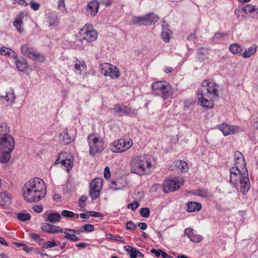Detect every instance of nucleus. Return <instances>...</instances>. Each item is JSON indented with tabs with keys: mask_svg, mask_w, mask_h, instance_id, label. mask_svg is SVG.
<instances>
[{
	"mask_svg": "<svg viewBox=\"0 0 258 258\" xmlns=\"http://www.w3.org/2000/svg\"><path fill=\"white\" fill-rule=\"evenodd\" d=\"M47 192V188L44 181L35 177L27 181L22 189L24 200L28 203H35L44 198Z\"/></svg>",
	"mask_w": 258,
	"mask_h": 258,
	"instance_id": "1",
	"label": "nucleus"
},
{
	"mask_svg": "<svg viewBox=\"0 0 258 258\" xmlns=\"http://www.w3.org/2000/svg\"><path fill=\"white\" fill-rule=\"evenodd\" d=\"M130 166L131 173L143 176L150 172L152 164L148 156L143 155L132 158Z\"/></svg>",
	"mask_w": 258,
	"mask_h": 258,
	"instance_id": "2",
	"label": "nucleus"
},
{
	"mask_svg": "<svg viewBox=\"0 0 258 258\" xmlns=\"http://www.w3.org/2000/svg\"><path fill=\"white\" fill-rule=\"evenodd\" d=\"M15 148V141L11 136H3L0 139V162L8 163Z\"/></svg>",
	"mask_w": 258,
	"mask_h": 258,
	"instance_id": "3",
	"label": "nucleus"
},
{
	"mask_svg": "<svg viewBox=\"0 0 258 258\" xmlns=\"http://www.w3.org/2000/svg\"><path fill=\"white\" fill-rule=\"evenodd\" d=\"M152 94L161 97L164 100L172 97L173 90L170 84L164 81H158L152 84Z\"/></svg>",
	"mask_w": 258,
	"mask_h": 258,
	"instance_id": "4",
	"label": "nucleus"
},
{
	"mask_svg": "<svg viewBox=\"0 0 258 258\" xmlns=\"http://www.w3.org/2000/svg\"><path fill=\"white\" fill-rule=\"evenodd\" d=\"M87 141L89 145V153L94 156L96 153H101L104 150V142L101 138L95 135H89L87 137Z\"/></svg>",
	"mask_w": 258,
	"mask_h": 258,
	"instance_id": "5",
	"label": "nucleus"
},
{
	"mask_svg": "<svg viewBox=\"0 0 258 258\" xmlns=\"http://www.w3.org/2000/svg\"><path fill=\"white\" fill-rule=\"evenodd\" d=\"M133 144L131 139L127 141L119 139L110 144V149L114 153H121L129 149L133 146Z\"/></svg>",
	"mask_w": 258,
	"mask_h": 258,
	"instance_id": "6",
	"label": "nucleus"
},
{
	"mask_svg": "<svg viewBox=\"0 0 258 258\" xmlns=\"http://www.w3.org/2000/svg\"><path fill=\"white\" fill-rule=\"evenodd\" d=\"M21 52L29 58L42 62L44 60V56L41 53L37 52L34 48L29 46L28 44H24L21 48Z\"/></svg>",
	"mask_w": 258,
	"mask_h": 258,
	"instance_id": "7",
	"label": "nucleus"
},
{
	"mask_svg": "<svg viewBox=\"0 0 258 258\" xmlns=\"http://www.w3.org/2000/svg\"><path fill=\"white\" fill-rule=\"evenodd\" d=\"M103 185V180L100 178H95L90 184L89 195L92 200H96L100 196Z\"/></svg>",
	"mask_w": 258,
	"mask_h": 258,
	"instance_id": "8",
	"label": "nucleus"
},
{
	"mask_svg": "<svg viewBox=\"0 0 258 258\" xmlns=\"http://www.w3.org/2000/svg\"><path fill=\"white\" fill-rule=\"evenodd\" d=\"M182 181L179 178L165 180L163 183V191L168 193L178 189L183 184Z\"/></svg>",
	"mask_w": 258,
	"mask_h": 258,
	"instance_id": "9",
	"label": "nucleus"
},
{
	"mask_svg": "<svg viewBox=\"0 0 258 258\" xmlns=\"http://www.w3.org/2000/svg\"><path fill=\"white\" fill-rule=\"evenodd\" d=\"M101 73L105 76H109L110 78L114 79L120 76L119 69L115 66L109 63H105L100 66Z\"/></svg>",
	"mask_w": 258,
	"mask_h": 258,
	"instance_id": "10",
	"label": "nucleus"
},
{
	"mask_svg": "<svg viewBox=\"0 0 258 258\" xmlns=\"http://www.w3.org/2000/svg\"><path fill=\"white\" fill-rule=\"evenodd\" d=\"M202 88L200 92L205 94L208 96L213 95L214 97H218V86L215 83L204 80L202 84Z\"/></svg>",
	"mask_w": 258,
	"mask_h": 258,
	"instance_id": "11",
	"label": "nucleus"
},
{
	"mask_svg": "<svg viewBox=\"0 0 258 258\" xmlns=\"http://www.w3.org/2000/svg\"><path fill=\"white\" fill-rule=\"evenodd\" d=\"M114 110L115 113L120 116H135L137 114V111L135 109L120 104L114 105Z\"/></svg>",
	"mask_w": 258,
	"mask_h": 258,
	"instance_id": "12",
	"label": "nucleus"
},
{
	"mask_svg": "<svg viewBox=\"0 0 258 258\" xmlns=\"http://www.w3.org/2000/svg\"><path fill=\"white\" fill-rule=\"evenodd\" d=\"M209 96L205 94L199 92L198 93V103L203 107L210 109L214 107V102L212 100L208 99Z\"/></svg>",
	"mask_w": 258,
	"mask_h": 258,
	"instance_id": "13",
	"label": "nucleus"
},
{
	"mask_svg": "<svg viewBox=\"0 0 258 258\" xmlns=\"http://www.w3.org/2000/svg\"><path fill=\"white\" fill-rule=\"evenodd\" d=\"M63 233L64 237L71 241L76 242L80 240V238L76 236V234H80L79 230L67 228L63 231Z\"/></svg>",
	"mask_w": 258,
	"mask_h": 258,
	"instance_id": "14",
	"label": "nucleus"
},
{
	"mask_svg": "<svg viewBox=\"0 0 258 258\" xmlns=\"http://www.w3.org/2000/svg\"><path fill=\"white\" fill-rule=\"evenodd\" d=\"M40 229L47 233L50 234H56L62 232V229L54 225L48 223H43L41 225Z\"/></svg>",
	"mask_w": 258,
	"mask_h": 258,
	"instance_id": "15",
	"label": "nucleus"
},
{
	"mask_svg": "<svg viewBox=\"0 0 258 258\" xmlns=\"http://www.w3.org/2000/svg\"><path fill=\"white\" fill-rule=\"evenodd\" d=\"M99 8V3L97 1L90 2L86 8V15L88 16L94 17Z\"/></svg>",
	"mask_w": 258,
	"mask_h": 258,
	"instance_id": "16",
	"label": "nucleus"
},
{
	"mask_svg": "<svg viewBox=\"0 0 258 258\" xmlns=\"http://www.w3.org/2000/svg\"><path fill=\"white\" fill-rule=\"evenodd\" d=\"M243 177L242 172L239 169L238 166L233 167L230 168V182L233 184H236L238 178Z\"/></svg>",
	"mask_w": 258,
	"mask_h": 258,
	"instance_id": "17",
	"label": "nucleus"
},
{
	"mask_svg": "<svg viewBox=\"0 0 258 258\" xmlns=\"http://www.w3.org/2000/svg\"><path fill=\"white\" fill-rule=\"evenodd\" d=\"M162 22L161 38L164 42L167 43L170 40V34L172 33V32L169 29V25L165 20H163Z\"/></svg>",
	"mask_w": 258,
	"mask_h": 258,
	"instance_id": "18",
	"label": "nucleus"
},
{
	"mask_svg": "<svg viewBox=\"0 0 258 258\" xmlns=\"http://www.w3.org/2000/svg\"><path fill=\"white\" fill-rule=\"evenodd\" d=\"M72 131L68 132V129L66 128L63 133L60 135V140L62 143L64 145L71 144L75 139L74 136L72 135Z\"/></svg>",
	"mask_w": 258,
	"mask_h": 258,
	"instance_id": "19",
	"label": "nucleus"
},
{
	"mask_svg": "<svg viewBox=\"0 0 258 258\" xmlns=\"http://www.w3.org/2000/svg\"><path fill=\"white\" fill-rule=\"evenodd\" d=\"M184 234L186 235L189 239L194 242H199L202 239L200 235L196 234L195 231L190 228H186L184 230Z\"/></svg>",
	"mask_w": 258,
	"mask_h": 258,
	"instance_id": "20",
	"label": "nucleus"
},
{
	"mask_svg": "<svg viewBox=\"0 0 258 258\" xmlns=\"http://www.w3.org/2000/svg\"><path fill=\"white\" fill-rule=\"evenodd\" d=\"M240 190L243 194L246 193L250 188V182L248 177L244 176L240 178Z\"/></svg>",
	"mask_w": 258,
	"mask_h": 258,
	"instance_id": "21",
	"label": "nucleus"
},
{
	"mask_svg": "<svg viewBox=\"0 0 258 258\" xmlns=\"http://www.w3.org/2000/svg\"><path fill=\"white\" fill-rule=\"evenodd\" d=\"M210 55L208 48L200 47L197 52V58L200 61H204L208 59Z\"/></svg>",
	"mask_w": 258,
	"mask_h": 258,
	"instance_id": "22",
	"label": "nucleus"
},
{
	"mask_svg": "<svg viewBox=\"0 0 258 258\" xmlns=\"http://www.w3.org/2000/svg\"><path fill=\"white\" fill-rule=\"evenodd\" d=\"M84 37L82 41L86 40L87 42H92L96 40L98 34L95 30L84 32Z\"/></svg>",
	"mask_w": 258,
	"mask_h": 258,
	"instance_id": "23",
	"label": "nucleus"
},
{
	"mask_svg": "<svg viewBox=\"0 0 258 258\" xmlns=\"http://www.w3.org/2000/svg\"><path fill=\"white\" fill-rule=\"evenodd\" d=\"M11 198L6 192H0V206L4 208L10 205Z\"/></svg>",
	"mask_w": 258,
	"mask_h": 258,
	"instance_id": "24",
	"label": "nucleus"
},
{
	"mask_svg": "<svg viewBox=\"0 0 258 258\" xmlns=\"http://www.w3.org/2000/svg\"><path fill=\"white\" fill-rule=\"evenodd\" d=\"M47 21L50 27L56 26L58 23V18L57 15L55 12L48 13L46 14Z\"/></svg>",
	"mask_w": 258,
	"mask_h": 258,
	"instance_id": "25",
	"label": "nucleus"
},
{
	"mask_svg": "<svg viewBox=\"0 0 258 258\" xmlns=\"http://www.w3.org/2000/svg\"><path fill=\"white\" fill-rule=\"evenodd\" d=\"M202 205L200 203L196 202H188L186 203V211L189 213L199 211L202 209Z\"/></svg>",
	"mask_w": 258,
	"mask_h": 258,
	"instance_id": "26",
	"label": "nucleus"
},
{
	"mask_svg": "<svg viewBox=\"0 0 258 258\" xmlns=\"http://www.w3.org/2000/svg\"><path fill=\"white\" fill-rule=\"evenodd\" d=\"M15 64L18 70L21 72L25 71L28 68V63L26 59L24 58H20L19 59H15Z\"/></svg>",
	"mask_w": 258,
	"mask_h": 258,
	"instance_id": "27",
	"label": "nucleus"
},
{
	"mask_svg": "<svg viewBox=\"0 0 258 258\" xmlns=\"http://www.w3.org/2000/svg\"><path fill=\"white\" fill-rule=\"evenodd\" d=\"M234 158L235 166L246 165L244 156L239 151H236L234 152Z\"/></svg>",
	"mask_w": 258,
	"mask_h": 258,
	"instance_id": "28",
	"label": "nucleus"
},
{
	"mask_svg": "<svg viewBox=\"0 0 258 258\" xmlns=\"http://www.w3.org/2000/svg\"><path fill=\"white\" fill-rule=\"evenodd\" d=\"M61 218L60 214L57 212H53L49 213L45 220L46 222H49L52 223H55L59 222Z\"/></svg>",
	"mask_w": 258,
	"mask_h": 258,
	"instance_id": "29",
	"label": "nucleus"
},
{
	"mask_svg": "<svg viewBox=\"0 0 258 258\" xmlns=\"http://www.w3.org/2000/svg\"><path fill=\"white\" fill-rule=\"evenodd\" d=\"M0 54L7 57H11L14 59H16L18 57L17 54L14 50L4 46L1 48Z\"/></svg>",
	"mask_w": 258,
	"mask_h": 258,
	"instance_id": "30",
	"label": "nucleus"
},
{
	"mask_svg": "<svg viewBox=\"0 0 258 258\" xmlns=\"http://www.w3.org/2000/svg\"><path fill=\"white\" fill-rule=\"evenodd\" d=\"M131 23L139 26H147V20L145 16H133L131 20Z\"/></svg>",
	"mask_w": 258,
	"mask_h": 258,
	"instance_id": "31",
	"label": "nucleus"
},
{
	"mask_svg": "<svg viewBox=\"0 0 258 258\" xmlns=\"http://www.w3.org/2000/svg\"><path fill=\"white\" fill-rule=\"evenodd\" d=\"M257 46L256 44H252L251 46L245 49L244 51L241 54L244 58H248L253 55L256 51Z\"/></svg>",
	"mask_w": 258,
	"mask_h": 258,
	"instance_id": "32",
	"label": "nucleus"
},
{
	"mask_svg": "<svg viewBox=\"0 0 258 258\" xmlns=\"http://www.w3.org/2000/svg\"><path fill=\"white\" fill-rule=\"evenodd\" d=\"M13 25L16 27L17 30L20 33L24 32V29L23 27V17L20 15L19 17L16 18L13 22Z\"/></svg>",
	"mask_w": 258,
	"mask_h": 258,
	"instance_id": "33",
	"label": "nucleus"
},
{
	"mask_svg": "<svg viewBox=\"0 0 258 258\" xmlns=\"http://www.w3.org/2000/svg\"><path fill=\"white\" fill-rule=\"evenodd\" d=\"M146 20H147V26L155 24L159 20V17L157 15L153 13H149L145 15Z\"/></svg>",
	"mask_w": 258,
	"mask_h": 258,
	"instance_id": "34",
	"label": "nucleus"
},
{
	"mask_svg": "<svg viewBox=\"0 0 258 258\" xmlns=\"http://www.w3.org/2000/svg\"><path fill=\"white\" fill-rule=\"evenodd\" d=\"M4 97V96H2ZM5 98L7 102H10L12 104L15 101L16 95L14 93V90L12 88H10L8 91L6 92V95Z\"/></svg>",
	"mask_w": 258,
	"mask_h": 258,
	"instance_id": "35",
	"label": "nucleus"
},
{
	"mask_svg": "<svg viewBox=\"0 0 258 258\" xmlns=\"http://www.w3.org/2000/svg\"><path fill=\"white\" fill-rule=\"evenodd\" d=\"M86 64L84 61L81 62L77 60L75 64V70L76 73L81 74L82 71L86 69Z\"/></svg>",
	"mask_w": 258,
	"mask_h": 258,
	"instance_id": "36",
	"label": "nucleus"
},
{
	"mask_svg": "<svg viewBox=\"0 0 258 258\" xmlns=\"http://www.w3.org/2000/svg\"><path fill=\"white\" fill-rule=\"evenodd\" d=\"M94 229V226L91 224H86L81 227L79 230L80 233H88L93 231Z\"/></svg>",
	"mask_w": 258,
	"mask_h": 258,
	"instance_id": "37",
	"label": "nucleus"
},
{
	"mask_svg": "<svg viewBox=\"0 0 258 258\" xmlns=\"http://www.w3.org/2000/svg\"><path fill=\"white\" fill-rule=\"evenodd\" d=\"M124 249L128 252L131 258H137L138 249L136 248L126 245L124 247Z\"/></svg>",
	"mask_w": 258,
	"mask_h": 258,
	"instance_id": "38",
	"label": "nucleus"
},
{
	"mask_svg": "<svg viewBox=\"0 0 258 258\" xmlns=\"http://www.w3.org/2000/svg\"><path fill=\"white\" fill-rule=\"evenodd\" d=\"M229 50L232 53L236 54L241 52L242 51V48L240 45L233 43L229 46Z\"/></svg>",
	"mask_w": 258,
	"mask_h": 258,
	"instance_id": "39",
	"label": "nucleus"
},
{
	"mask_svg": "<svg viewBox=\"0 0 258 258\" xmlns=\"http://www.w3.org/2000/svg\"><path fill=\"white\" fill-rule=\"evenodd\" d=\"M219 129L223 133L225 136L230 134V125L225 123H223L219 125Z\"/></svg>",
	"mask_w": 258,
	"mask_h": 258,
	"instance_id": "40",
	"label": "nucleus"
},
{
	"mask_svg": "<svg viewBox=\"0 0 258 258\" xmlns=\"http://www.w3.org/2000/svg\"><path fill=\"white\" fill-rule=\"evenodd\" d=\"M10 131L9 127L6 122H2L0 126V134L3 136H9L8 135Z\"/></svg>",
	"mask_w": 258,
	"mask_h": 258,
	"instance_id": "41",
	"label": "nucleus"
},
{
	"mask_svg": "<svg viewBox=\"0 0 258 258\" xmlns=\"http://www.w3.org/2000/svg\"><path fill=\"white\" fill-rule=\"evenodd\" d=\"M31 217V215L28 213H19L17 214L18 219L23 222L30 220Z\"/></svg>",
	"mask_w": 258,
	"mask_h": 258,
	"instance_id": "42",
	"label": "nucleus"
},
{
	"mask_svg": "<svg viewBox=\"0 0 258 258\" xmlns=\"http://www.w3.org/2000/svg\"><path fill=\"white\" fill-rule=\"evenodd\" d=\"M60 163L67 168L68 171L71 170L73 167V161L70 159L66 158L61 160Z\"/></svg>",
	"mask_w": 258,
	"mask_h": 258,
	"instance_id": "43",
	"label": "nucleus"
},
{
	"mask_svg": "<svg viewBox=\"0 0 258 258\" xmlns=\"http://www.w3.org/2000/svg\"><path fill=\"white\" fill-rule=\"evenodd\" d=\"M106 237L107 238L113 240L114 241H119L121 243H125L124 239L122 237H120L119 236H115L110 233L106 234Z\"/></svg>",
	"mask_w": 258,
	"mask_h": 258,
	"instance_id": "44",
	"label": "nucleus"
},
{
	"mask_svg": "<svg viewBox=\"0 0 258 258\" xmlns=\"http://www.w3.org/2000/svg\"><path fill=\"white\" fill-rule=\"evenodd\" d=\"M254 7L255 6L246 5L245 6H244L241 8V11L245 14L249 13L252 15L253 13L254 12Z\"/></svg>",
	"mask_w": 258,
	"mask_h": 258,
	"instance_id": "45",
	"label": "nucleus"
},
{
	"mask_svg": "<svg viewBox=\"0 0 258 258\" xmlns=\"http://www.w3.org/2000/svg\"><path fill=\"white\" fill-rule=\"evenodd\" d=\"M61 215L66 218H73L74 216H76V218H79L78 214H75L74 212L68 210H63L61 212Z\"/></svg>",
	"mask_w": 258,
	"mask_h": 258,
	"instance_id": "46",
	"label": "nucleus"
},
{
	"mask_svg": "<svg viewBox=\"0 0 258 258\" xmlns=\"http://www.w3.org/2000/svg\"><path fill=\"white\" fill-rule=\"evenodd\" d=\"M192 194L202 197H207L208 196V191L202 189H197L196 190L192 192Z\"/></svg>",
	"mask_w": 258,
	"mask_h": 258,
	"instance_id": "47",
	"label": "nucleus"
},
{
	"mask_svg": "<svg viewBox=\"0 0 258 258\" xmlns=\"http://www.w3.org/2000/svg\"><path fill=\"white\" fill-rule=\"evenodd\" d=\"M244 131V128L239 125H230V134H237Z\"/></svg>",
	"mask_w": 258,
	"mask_h": 258,
	"instance_id": "48",
	"label": "nucleus"
},
{
	"mask_svg": "<svg viewBox=\"0 0 258 258\" xmlns=\"http://www.w3.org/2000/svg\"><path fill=\"white\" fill-rule=\"evenodd\" d=\"M87 197L86 196H82L79 200V206L82 208V210H85V206L86 205V202L87 200Z\"/></svg>",
	"mask_w": 258,
	"mask_h": 258,
	"instance_id": "49",
	"label": "nucleus"
},
{
	"mask_svg": "<svg viewBox=\"0 0 258 258\" xmlns=\"http://www.w3.org/2000/svg\"><path fill=\"white\" fill-rule=\"evenodd\" d=\"M179 162H180V163L178 165V168L180 169H181V170L182 172H186L188 169V166L187 163L186 162H185V161H181V160H180Z\"/></svg>",
	"mask_w": 258,
	"mask_h": 258,
	"instance_id": "50",
	"label": "nucleus"
},
{
	"mask_svg": "<svg viewBox=\"0 0 258 258\" xmlns=\"http://www.w3.org/2000/svg\"><path fill=\"white\" fill-rule=\"evenodd\" d=\"M140 213L143 217L148 218L150 216V209L148 208H141Z\"/></svg>",
	"mask_w": 258,
	"mask_h": 258,
	"instance_id": "51",
	"label": "nucleus"
},
{
	"mask_svg": "<svg viewBox=\"0 0 258 258\" xmlns=\"http://www.w3.org/2000/svg\"><path fill=\"white\" fill-rule=\"evenodd\" d=\"M57 245L56 243L55 242L54 240H53L52 241H47L43 243V247L46 249L51 248L54 247Z\"/></svg>",
	"mask_w": 258,
	"mask_h": 258,
	"instance_id": "52",
	"label": "nucleus"
},
{
	"mask_svg": "<svg viewBox=\"0 0 258 258\" xmlns=\"http://www.w3.org/2000/svg\"><path fill=\"white\" fill-rule=\"evenodd\" d=\"M73 188H74V187H73L72 184V179L70 178H69L67 181V182L65 185V187H64V189L67 192H69V191H71L72 190H73Z\"/></svg>",
	"mask_w": 258,
	"mask_h": 258,
	"instance_id": "53",
	"label": "nucleus"
},
{
	"mask_svg": "<svg viewBox=\"0 0 258 258\" xmlns=\"http://www.w3.org/2000/svg\"><path fill=\"white\" fill-rule=\"evenodd\" d=\"M227 35L226 33H222L220 32H216L214 33L213 36L212 37L211 39L212 41H215L216 39H220L222 38L223 37Z\"/></svg>",
	"mask_w": 258,
	"mask_h": 258,
	"instance_id": "54",
	"label": "nucleus"
},
{
	"mask_svg": "<svg viewBox=\"0 0 258 258\" xmlns=\"http://www.w3.org/2000/svg\"><path fill=\"white\" fill-rule=\"evenodd\" d=\"M58 9L63 12L66 10L64 0H59L57 5Z\"/></svg>",
	"mask_w": 258,
	"mask_h": 258,
	"instance_id": "55",
	"label": "nucleus"
},
{
	"mask_svg": "<svg viewBox=\"0 0 258 258\" xmlns=\"http://www.w3.org/2000/svg\"><path fill=\"white\" fill-rule=\"evenodd\" d=\"M139 206V204L137 201H133L132 203L129 204L127 206L128 209H131L133 210H135Z\"/></svg>",
	"mask_w": 258,
	"mask_h": 258,
	"instance_id": "56",
	"label": "nucleus"
},
{
	"mask_svg": "<svg viewBox=\"0 0 258 258\" xmlns=\"http://www.w3.org/2000/svg\"><path fill=\"white\" fill-rule=\"evenodd\" d=\"M137 225H136L133 222L129 221L126 223V227L128 230H134L136 229Z\"/></svg>",
	"mask_w": 258,
	"mask_h": 258,
	"instance_id": "57",
	"label": "nucleus"
},
{
	"mask_svg": "<svg viewBox=\"0 0 258 258\" xmlns=\"http://www.w3.org/2000/svg\"><path fill=\"white\" fill-rule=\"evenodd\" d=\"M29 234L31 238L35 241H41L43 240V239L40 238L39 235L37 234L30 233Z\"/></svg>",
	"mask_w": 258,
	"mask_h": 258,
	"instance_id": "58",
	"label": "nucleus"
},
{
	"mask_svg": "<svg viewBox=\"0 0 258 258\" xmlns=\"http://www.w3.org/2000/svg\"><path fill=\"white\" fill-rule=\"evenodd\" d=\"M151 252L152 253L154 254L156 257H159L161 255H162L163 251L160 249H155L154 248H152L151 250Z\"/></svg>",
	"mask_w": 258,
	"mask_h": 258,
	"instance_id": "59",
	"label": "nucleus"
},
{
	"mask_svg": "<svg viewBox=\"0 0 258 258\" xmlns=\"http://www.w3.org/2000/svg\"><path fill=\"white\" fill-rule=\"evenodd\" d=\"M29 5H30L31 8L34 11L38 10L40 8V4L39 3L34 2L33 1L31 2Z\"/></svg>",
	"mask_w": 258,
	"mask_h": 258,
	"instance_id": "60",
	"label": "nucleus"
},
{
	"mask_svg": "<svg viewBox=\"0 0 258 258\" xmlns=\"http://www.w3.org/2000/svg\"><path fill=\"white\" fill-rule=\"evenodd\" d=\"M100 4L103 5L106 7H110L112 5V0H100L98 2Z\"/></svg>",
	"mask_w": 258,
	"mask_h": 258,
	"instance_id": "61",
	"label": "nucleus"
},
{
	"mask_svg": "<svg viewBox=\"0 0 258 258\" xmlns=\"http://www.w3.org/2000/svg\"><path fill=\"white\" fill-rule=\"evenodd\" d=\"M93 30H94L93 29V26L90 24H86L85 25L84 28L81 30L82 32H83V33L85 31H93Z\"/></svg>",
	"mask_w": 258,
	"mask_h": 258,
	"instance_id": "62",
	"label": "nucleus"
},
{
	"mask_svg": "<svg viewBox=\"0 0 258 258\" xmlns=\"http://www.w3.org/2000/svg\"><path fill=\"white\" fill-rule=\"evenodd\" d=\"M87 213L89 214V217H102V215L98 212L95 211H89L87 212Z\"/></svg>",
	"mask_w": 258,
	"mask_h": 258,
	"instance_id": "63",
	"label": "nucleus"
},
{
	"mask_svg": "<svg viewBox=\"0 0 258 258\" xmlns=\"http://www.w3.org/2000/svg\"><path fill=\"white\" fill-rule=\"evenodd\" d=\"M32 209L34 212L40 213L42 212L43 207L41 205H34Z\"/></svg>",
	"mask_w": 258,
	"mask_h": 258,
	"instance_id": "64",
	"label": "nucleus"
}]
</instances>
